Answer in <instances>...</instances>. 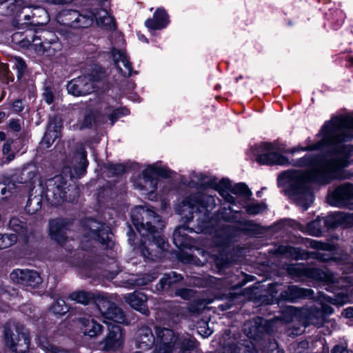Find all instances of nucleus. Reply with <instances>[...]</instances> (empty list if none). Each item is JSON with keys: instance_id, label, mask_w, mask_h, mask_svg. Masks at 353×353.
I'll return each instance as SVG.
<instances>
[{"instance_id": "nucleus-8", "label": "nucleus", "mask_w": 353, "mask_h": 353, "mask_svg": "<svg viewBox=\"0 0 353 353\" xmlns=\"http://www.w3.org/2000/svg\"><path fill=\"white\" fill-rule=\"evenodd\" d=\"M153 330L155 335V347H160L163 351L172 353L175 350L178 333L172 329L160 325H154Z\"/></svg>"}, {"instance_id": "nucleus-12", "label": "nucleus", "mask_w": 353, "mask_h": 353, "mask_svg": "<svg viewBox=\"0 0 353 353\" xmlns=\"http://www.w3.org/2000/svg\"><path fill=\"white\" fill-rule=\"evenodd\" d=\"M288 270L292 276H307L332 283L336 282V278L332 272H323L318 268H306L299 265H291Z\"/></svg>"}, {"instance_id": "nucleus-4", "label": "nucleus", "mask_w": 353, "mask_h": 353, "mask_svg": "<svg viewBox=\"0 0 353 353\" xmlns=\"http://www.w3.org/2000/svg\"><path fill=\"white\" fill-rule=\"evenodd\" d=\"M6 345L13 352L25 353L28 351L30 337L25 327L14 321L8 322L3 327Z\"/></svg>"}, {"instance_id": "nucleus-11", "label": "nucleus", "mask_w": 353, "mask_h": 353, "mask_svg": "<svg viewBox=\"0 0 353 353\" xmlns=\"http://www.w3.org/2000/svg\"><path fill=\"white\" fill-rule=\"evenodd\" d=\"M66 181L61 176H55L46 183V195L52 205H59L67 200Z\"/></svg>"}, {"instance_id": "nucleus-47", "label": "nucleus", "mask_w": 353, "mask_h": 353, "mask_svg": "<svg viewBox=\"0 0 353 353\" xmlns=\"http://www.w3.org/2000/svg\"><path fill=\"white\" fill-rule=\"evenodd\" d=\"M341 226L345 228L353 227V212L352 213H340Z\"/></svg>"}, {"instance_id": "nucleus-42", "label": "nucleus", "mask_w": 353, "mask_h": 353, "mask_svg": "<svg viewBox=\"0 0 353 353\" xmlns=\"http://www.w3.org/2000/svg\"><path fill=\"white\" fill-rule=\"evenodd\" d=\"M231 193L248 198L251 196L252 192L248 187L243 183H236L231 189Z\"/></svg>"}, {"instance_id": "nucleus-49", "label": "nucleus", "mask_w": 353, "mask_h": 353, "mask_svg": "<svg viewBox=\"0 0 353 353\" xmlns=\"http://www.w3.org/2000/svg\"><path fill=\"white\" fill-rule=\"evenodd\" d=\"M14 184L11 183L8 185H5L2 183V187L0 188V198L1 199H4L10 197L12 194V190L14 189Z\"/></svg>"}, {"instance_id": "nucleus-54", "label": "nucleus", "mask_w": 353, "mask_h": 353, "mask_svg": "<svg viewBox=\"0 0 353 353\" xmlns=\"http://www.w3.org/2000/svg\"><path fill=\"white\" fill-rule=\"evenodd\" d=\"M99 26L110 30H114L116 28L114 19L110 14L106 16V17L104 19L103 21H102V23L99 25Z\"/></svg>"}, {"instance_id": "nucleus-33", "label": "nucleus", "mask_w": 353, "mask_h": 353, "mask_svg": "<svg viewBox=\"0 0 353 353\" xmlns=\"http://www.w3.org/2000/svg\"><path fill=\"white\" fill-rule=\"evenodd\" d=\"M32 21L30 23H25L27 26H34L38 24H44L48 21L47 12L39 8H34L32 11Z\"/></svg>"}, {"instance_id": "nucleus-6", "label": "nucleus", "mask_w": 353, "mask_h": 353, "mask_svg": "<svg viewBox=\"0 0 353 353\" xmlns=\"http://www.w3.org/2000/svg\"><path fill=\"white\" fill-rule=\"evenodd\" d=\"M210 202H214V199L209 195L200 194L190 195L182 201L180 214L185 221L189 222L192 220L194 213L207 210L206 203Z\"/></svg>"}, {"instance_id": "nucleus-29", "label": "nucleus", "mask_w": 353, "mask_h": 353, "mask_svg": "<svg viewBox=\"0 0 353 353\" xmlns=\"http://www.w3.org/2000/svg\"><path fill=\"white\" fill-rule=\"evenodd\" d=\"M102 294L101 292H98L96 294H93L90 292H86V291H77L74 292L70 294V298L71 300L75 301L77 303L87 305L91 301H94L96 303V299L98 294Z\"/></svg>"}, {"instance_id": "nucleus-2", "label": "nucleus", "mask_w": 353, "mask_h": 353, "mask_svg": "<svg viewBox=\"0 0 353 353\" xmlns=\"http://www.w3.org/2000/svg\"><path fill=\"white\" fill-rule=\"evenodd\" d=\"M131 216L134 227L143 239L139 247L141 255L147 261L158 260L166 250L161 234L163 221L153 210L143 206L134 208Z\"/></svg>"}, {"instance_id": "nucleus-55", "label": "nucleus", "mask_w": 353, "mask_h": 353, "mask_svg": "<svg viewBox=\"0 0 353 353\" xmlns=\"http://www.w3.org/2000/svg\"><path fill=\"white\" fill-rule=\"evenodd\" d=\"M43 100L48 103L51 104L54 101V94L51 88L46 86L44 88V91L42 94Z\"/></svg>"}, {"instance_id": "nucleus-50", "label": "nucleus", "mask_w": 353, "mask_h": 353, "mask_svg": "<svg viewBox=\"0 0 353 353\" xmlns=\"http://www.w3.org/2000/svg\"><path fill=\"white\" fill-rule=\"evenodd\" d=\"M265 208V205L261 203H251L246 208V211L250 214H257Z\"/></svg>"}, {"instance_id": "nucleus-23", "label": "nucleus", "mask_w": 353, "mask_h": 353, "mask_svg": "<svg viewBox=\"0 0 353 353\" xmlns=\"http://www.w3.org/2000/svg\"><path fill=\"white\" fill-rule=\"evenodd\" d=\"M125 300L134 310L146 316L149 315L150 312L146 304L147 296L145 294L136 291L125 296Z\"/></svg>"}, {"instance_id": "nucleus-21", "label": "nucleus", "mask_w": 353, "mask_h": 353, "mask_svg": "<svg viewBox=\"0 0 353 353\" xmlns=\"http://www.w3.org/2000/svg\"><path fill=\"white\" fill-rule=\"evenodd\" d=\"M194 230L185 225H180L176 228L172 234L173 242L179 248H189L194 244L193 239L188 236L189 232Z\"/></svg>"}, {"instance_id": "nucleus-52", "label": "nucleus", "mask_w": 353, "mask_h": 353, "mask_svg": "<svg viewBox=\"0 0 353 353\" xmlns=\"http://www.w3.org/2000/svg\"><path fill=\"white\" fill-rule=\"evenodd\" d=\"M93 14V19H95L97 25H99L102 23V21L108 16L109 14L106 10L104 9H99L97 10L96 12H92Z\"/></svg>"}, {"instance_id": "nucleus-63", "label": "nucleus", "mask_w": 353, "mask_h": 353, "mask_svg": "<svg viewBox=\"0 0 353 353\" xmlns=\"http://www.w3.org/2000/svg\"><path fill=\"white\" fill-rule=\"evenodd\" d=\"M8 73H10L8 65L6 63H0V79L2 76L8 75Z\"/></svg>"}, {"instance_id": "nucleus-19", "label": "nucleus", "mask_w": 353, "mask_h": 353, "mask_svg": "<svg viewBox=\"0 0 353 353\" xmlns=\"http://www.w3.org/2000/svg\"><path fill=\"white\" fill-rule=\"evenodd\" d=\"M313 294V290L311 289L303 288L296 285H290L281 292L278 301L293 303L299 299L310 298Z\"/></svg>"}, {"instance_id": "nucleus-10", "label": "nucleus", "mask_w": 353, "mask_h": 353, "mask_svg": "<svg viewBox=\"0 0 353 353\" xmlns=\"http://www.w3.org/2000/svg\"><path fill=\"white\" fill-rule=\"evenodd\" d=\"M328 203L331 205L343 208L353 204V185L345 183L335 188L327 196Z\"/></svg>"}, {"instance_id": "nucleus-22", "label": "nucleus", "mask_w": 353, "mask_h": 353, "mask_svg": "<svg viewBox=\"0 0 353 353\" xmlns=\"http://www.w3.org/2000/svg\"><path fill=\"white\" fill-rule=\"evenodd\" d=\"M88 165L87 152L82 145H78L72 161V168L78 177H81L86 172Z\"/></svg>"}, {"instance_id": "nucleus-13", "label": "nucleus", "mask_w": 353, "mask_h": 353, "mask_svg": "<svg viewBox=\"0 0 353 353\" xmlns=\"http://www.w3.org/2000/svg\"><path fill=\"white\" fill-rule=\"evenodd\" d=\"M243 330L248 338L259 340L265 334H270L272 330L269 321L258 316L245 323Z\"/></svg>"}, {"instance_id": "nucleus-15", "label": "nucleus", "mask_w": 353, "mask_h": 353, "mask_svg": "<svg viewBox=\"0 0 353 353\" xmlns=\"http://www.w3.org/2000/svg\"><path fill=\"white\" fill-rule=\"evenodd\" d=\"M49 235L60 245L63 246L68 241L67 230L71 225V221L66 219L57 218L49 221Z\"/></svg>"}, {"instance_id": "nucleus-64", "label": "nucleus", "mask_w": 353, "mask_h": 353, "mask_svg": "<svg viewBox=\"0 0 353 353\" xmlns=\"http://www.w3.org/2000/svg\"><path fill=\"white\" fill-rule=\"evenodd\" d=\"M51 353H72L67 350L60 348L57 346H50Z\"/></svg>"}, {"instance_id": "nucleus-24", "label": "nucleus", "mask_w": 353, "mask_h": 353, "mask_svg": "<svg viewBox=\"0 0 353 353\" xmlns=\"http://www.w3.org/2000/svg\"><path fill=\"white\" fill-rule=\"evenodd\" d=\"M112 56L116 67L121 73L125 77L131 76L132 68L125 53L116 48H112Z\"/></svg>"}, {"instance_id": "nucleus-27", "label": "nucleus", "mask_w": 353, "mask_h": 353, "mask_svg": "<svg viewBox=\"0 0 353 353\" xmlns=\"http://www.w3.org/2000/svg\"><path fill=\"white\" fill-rule=\"evenodd\" d=\"M182 279L183 276L175 272L164 274L159 282L157 284L156 289L158 291L168 290Z\"/></svg>"}, {"instance_id": "nucleus-7", "label": "nucleus", "mask_w": 353, "mask_h": 353, "mask_svg": "<svg viewBox=\"0 0 353 353\" xmlns=\"http://www.w3.org/2000/svg\"><path fill=\"white\" fill-rule=\"evenodd\" d=\"M172 172L166 168L159 167L156 165H149L143 170L142 177L137 182V187L148 193H153L157 188V176L165 178L171 176Z\"/></svg>"}, {"instance_id": "nucleus-58", "label": "nucleus", "mask_w": 353, "mask_h": 353, "mask_svg": "<svg viewBox=\"0 0 353 353\" xmlns=\"http://www.w3.org/2000/svg\"><path fill=\"white\" fill-rule=\"evenodd\" d=\"M8 128L14 132H19L21 130L20 121L19 119H12L9 121Z\"/></svg>"}, {"instance_id": "nucleus-60", "label": "nucleus", "mask_w": 353, "mask_h": 353, "mask_svg": "<svg viewBox=\"0 0 353 353\" xmlns=\"http://www.w3.org/2000/svg\"><path fill=\"white\" fill-rule=\"evenodd\" d=\"M330 353H350V351L347 348L346 346L342 344H339L335 345L332 347Z\"/></svg>"}, {"instance_id": "nucleus-38", "label": "nucleus", "mask_w": 353, "mask_h": 353, "mask_svg": "<svg viewBox=\"0 0 353 353\" xmlns=\"http://www.w3.org/2000/svg\"><path fill=\"white\" fill-rule=\"evenodd\" d=\"M79 11L75 10H65L61 12V17L65 25L73 28V24L76 23L77 19H78Z\"/></svg>"}, {"instance_id": "nucleus-32", "label": "nucleus", "mask_w": 353, "mask_h": 353, "mask_svg": "<svg viewBox=\"0 0 353 353\" xmlns=\"http://www.w3.org/2000/svg\"><path fill=\"white\" fill-rule=\"evenodd\" d=\"M93 23V14L92 12L85 11L83 13L78 12V19L73 24L74 28H87Z\"/></svg>"}, {"instance_id": "nucleus-56", "label": "nucleus", "mask_w": 353, "mask_h": 353, "mask_svg": "<svg viewBox=\"0 0 353 353\" xmlns=\"http://www.w3.org/2000/svg\"><path fill=\"white\" fill-rule=\"evenodd\" d=\"M175 294L185 300H188L192 296V291L187 288H181L176 290Z\"/></svg>"}, {"instance_id": "nucleus-31", "label": "nucleus", "mask_w": 353, "mask_h": 353, "mask_svg": "<svg viewBox=\"0 0 353 353\" xmlns=\"http://www.w3.org/2000/svg\"><path fill=\"white\" fill-rule=\"evenodd\" d=\"M308 323L320 326L325 321L324 313L316 307H311L306 312Z\"/></svg>"}, {"instance_id": "nucleus-48", "label": "nucleus", "mask_w": 353, "mask_h": 353, "mask_svg": "<svg viewBox=\"0 0 353 353\" xmlns=\"http://www.w3.org/2000/svg\"><path fill=\"white\" fill-rule=\"evenodd\" d=\"M15 61L16 68L17 70V79H20L25 74L27 69V65L24 60L19 57H15Z\"/></svg>"}, {"instance_id": "nucleus-59", "label": "nucleus", "mask_w": 353, "mask_h": 353, "mask_svg": "<svg viewBox=\"0 0 353 353\" xmlns=\"http://www.w3.org/2000/svg\"><path fill=\"white\" fill-rule=\"evenodd\" d=\"M230 193V191H227L226 190H220L219 194L227 202L232 204L235 203V199Z\"/></svg>"}, {"instance_id": "nucleus-28", "label": "nucleus", "mask_w": 353, "mask_h": 353, "mask_svg": "<svg viewBox=\"0 0 353 353\" xmlns=\"http://www.w3.org/2000/svg\"><path fill=\"white\" fill-rule=\"evenodd\" d=\"M196 341L192 336L189 334L179 336L178 334L175 350H179L181 353L192 351L196 347Z\"/></svg>"}, {"instance_id": "nucleus-37", "label": "nucleus", "mask_w": 353, "mask_h": 353, "mask_svg": "<svg viewBox=\"0 0 353 353\" xmlns=\"http://www.w3.org/2000/svg\"><path fill=\"white\" fill-rule=\"evenodd\" d=\"M17 240V236L14 234H0V250L11 247Z\"/></svg>"}, {"instance_id": "nucleus-41", "label": "nucleus", "mask_w": 353, "mask_h": 353, "mask_svg": "<svg viewBox=\"0 0 353 353\" xmlns=\"http://www.w3.org/2000/svg\"><path fill=\"white\" fill-rule=\"evenodd\" d=\"M281 254H284L294 259L301 258L300 249L292 246L281 245L277 250Z\"/></svg>"}, {"instance_id": "nucleus-34", "label": "nucleus", "mask_w": 353, "mask_h": 353, "mask_svg": "<svg viewBox=\"0 0 353 353\" xmlns=\"http://www.w3.org/2000/svg\"><path fill=\"white\" fill-rule=\"evenodd\" d=\"M322 218L318 217L315 220L309 222L307 224V231L309 234L315 236H320L323 232L324 225H323Z\"/></svg>"}, {"instance_id": "nucleus-25", "label": "nucleus", "mask_w": 353, "mask_h": 353, "mask_svg": "<svg viewBox=\"0 0 353 353\" xmlns=\"http://www.w3.org/2000/svg\"><path fill=\"white\" fill-rule=\"evenodd\" d=\"M82 325L83 332L85 335L90 337H95L100 335L103 332V326L93 318L83 317L79 319Z\"/></svg>"}, {"instance_id": "nucleus-57", "label": "nucleus", "mask_w": 353, "mask_h": 353, "mask_svg": "<svg viewBox=\"0 0 353 353\" xmlns=\"http://www.w3.org/2000/svg\"><path fill=\"white\" fill-rule=\"evenodd\" d=\"M232 185L230 180L227 179H223L219 184L216 185V190L220 192V190H226L227 191H230L231 192V189L232 188Z\"/></svg>"}, {"instance_id": "nucleus-17", "label": "nucleus", "mask_w": 353, "mask_h": 353, "mask_svg": "<svg viewBox=\"0 0 353 353\" xmlns=\"http://www.w3.org/2000/svg\"><path fill=\"white\" fill-rule=\"evenodd\" d=\"M30 37L31 40L28 38V35L26 37L28 41L32 42L35 46H39V50L43 52L48 51V48H50L48 45L57 43L58 39L54 32L46 30L32 32Z\"/></svg>"}, {"instance_id": "nucleus-9", "label": "nucleus", "mask_w": 353, "mask_h": 353, "mask_svg": "<svg viewBox=\"0 0 353 353\" xmlns=\"http://www.w3.org/2000/svg\"><path fill=\"white\" fill-rule=\"evenodd\" d=\"M256 161L261 165H286L289 163V159L276 152L275 146L271 143H261Z\"/></svg>"}, {"instance_id": "nucleus-36", "label": "nucleus", "mask_w": 353, "mask_h": 353, "mask_svg": "<svg viewBox=\"0 0 353 353\" xmlns=\"http://www.w3.org/2000/svg\"><path fill=\"white\" fill-rule=\"evenodd\" d=\"M183 309L181 306L174 304H170L168 305L167 313L168 317L172 321V323L176 324L183 315Z\"/></svg>"}, {"instance_id": "nucleus-53", "label": "nucleus", "mask_w": 353, "mask_h": 353, "mask_svg": "<svg viewBox=\"0 0 353 353\" xmlns=\"http://www.w3.org/2000/svg\"><path fill=\"white\" fill-rule=\"evenodd\" d=\"M310 246L314 249H317V250H321V251L332 250V245L330 244L323 243V242L315 241V240L311 241Z\"/></svg>"}, {"instance_id": "nucleus-18", "label": "nucleus", "mask_w": 353, "mask_h": 353, "mask_svg": "<svg viewBox=\"0 0 353 353\" xmlns=\"http://www.w3.org/2000/svg\"><path fill=\"white\" fill-rule=\"evenodd\" d=\"M124 334L120 326L110 325L108 333L103 340V350L105 351L116 350L121 347L123 343Z\"/></svg>"}, {"instance_id": "nucleus-26", "label": "nucleus", "mask_w": 353, "mask_h": 353, "mask_svg": "<svg viewBox=\"0 0 353 353\" xmlns=\"http://www.w3.org/2000/svg\"><path fill=\"white\" fill-rule=\"evenodd\" d=\"M168 23V17L163 9L158 8L152 19L145 21V26L152 30L162 29Z\"/></svg>"}, {"instance_id": "nucleus-40", "label": "nucleus", "mask_w": 353, "mask_h": 353, "mask_svg": "<svg viewBox=\"0 0 353 353\" xmlns=\"http://www.w3.org/2000/svg\"><path fill=\"white\" fill-rule=\"evenodd\" d=\"M50 310L55 314L63 315L68 312L69 307L63 299H58L52 304Z\"/></svg>"}, {"instance_id": "nucleus-62", "label": "nucleus", "mask_w": 353, "mask_h": 353, "mask_svg": "<svg viewBox=\"0 0 353 353\" xmlns=\"http://www.w3.org/2000/svg\"><path fill=\"white\" fill-rule=\"evenodd\" d=\"M247 230L256 231L259 225L254 221H246L243 224Z\"/></svg>"}, {"instance_id": "nucleus-14", "label": "nucleus", "mask_w": 353, "mask_h": 353, "mask_svg": "<svg viewBox=\"0 0 353 353\" xmlns=\"http://www.w3.org/2000/svg\"><path fill=\"white\" fill-rule=\"evenodd\" d=\"M10 280L17 284L31 288H38L42 283L39 274L32 270L15 269L10 274Z\"/></svg>"}, {"instance_id": "nucleus-46", "label": "nucleus", "mask_w": 353, "mask_h": 353, "mask_svg": "<svg viewBox=\"0 0 353 353\" xmlns=\"http://www.w3.org/2000/svg\"><path fill=\"white\" fill-rule=\"evenodd\" d=\"M129 110L125 108H119L113 110V112L108 116L111 120V125H114V122L123 116L128 115Z\"/></svg>"}, {"instance_id": "nucleus-30", "label": "nucleus", "mask_w": 353, "mask_h": 353, "mask_svg": "<svg viewBox=\"0 0 353 353\" xmlns=\"http://www.w3.org/2000/svg\"><path fill=\"white\" fill-rule=\"evenodd\" d=\"M9 228L10 230L23 236L25 241L28 240V232L26 222L17 217H12L9 221Z\"/></svg>"}, {"instance_id": "nucleus-1", "label": "nucleus", "mask_w": 353, "mask_h": 353, "mask_svg": "<svg viewBox=\"0 0 353 353\" xmlns=\"http://www.w3.org/2000/svg\"><path fill=\"white\" fill-rule=\"evenodd\" d=\"M353 117H339L332 119L322 127V139L318 142L301 148L302 151H314L328 146L325 154H307L299 159L289 160L286 165L310 168L305 171L290 170L281 176L288 181L289 194L299 205L307 209L313 200L310 184L326 185L340 179L342 170L349 165L350 150L343 142L353 138Z\"/></svg>"}, {"instance_id": "nucleus-45", "label": "nucleus", "mask_w": 353, "mask_h": 353, "mask_svg": "<svg viewBox=\"0 0 353 353\" xmlns=\"http://www.w3.org/2000/svg\"><path fill=\"white\" fill-rule=\"evenodd\" d=\"M325 299L334 305H343L347 301L348 297L343 293L334 294L332 296H325Z\"/></svg>"}, {"instance_id": "nucleus-20", "label": "nucleus", "mask_w": 353, "mask_h": 353, "mask_svg": "<svg viewBox=\"0 0 353 353\" xmlns=\"http://www.w3.org/2000/svg\"><path fill=\"white\" fill-rule=\"evenodd\" d=\"M155 343V335L148 326L141 327L136 333V346L142 350H150Z\"/></svg>"}, {"instance_id": "nucleus-61", "label": "nucleus", "mask_w": 353, "mask_h": 353, "mask_svg": "<svg viewBox=\"0 0 353 353\" xmlns=\"http://www.w3.org/2000/svg\"><path fill=\"white\" fill-rule=\"evenodd\" d=\"M13 111L16 113H19L23 110V103L21 100L17 99L12 103Z\"/></svg>"}, {"instance_id": "nucleus-39", "label": "nucleus", "mask_w": 353, "mask_h": 353, "mask_svg": "<svg viewBox=\"0 0 353 353\" xmlns=\"http://www.w3.org/2000/svg\"><path fill=\"white\" fill-rule=\"evenodd\" d=\"M340 213L329 215L322 218L324 227L327 229L336 228L341 226Z\"/></svg>"}, {"instance_id": "nucleus-3", "label": "nucleus", "mask_w": 353, "mask_h": 353, "mask_svg": "<svg viewBox=\"0 0 353 353\" xmlns=\"http://www.w3.org/2000/svg\"><path fill=\"white\" fill-rule=\"evenodd\" d=\"M83 239L82 248L91 250L97 245L109 247L111 241L110 227L105 223L92 218H85L81 221Z\"/></svg>"}, {"instance_id": "nucleus-44", "label": "nucleus", "mask_w": 353, "mask_h": 353, "mask_svg": "<svg viewBox=\"0 0 353 353\" xmlns=\"http://www.w3.org/2000/svg\"><path fill=\"white\" fill-rule=\"evenodd\" d=\"M230 229V225H224L222 227L221 232L224 233V236H222L220 240L219 237L216 236L214 241L218 243L219 246H225L230 243L231 239V235L229 234Z\"/></svg>"}, {"instance_id": "nucleus-5", "label": "nucleus", "mask_w": 353, "mask_h": 353, "mask_svg": "<svg viewBox=\"0 0 353 353\" xmlns=\"http://www.w3.org/2000/svg\"><path fill=\"white\" fill-rule=\"evenodd\" d=\"M96 305L103 317L105 323H108L106 320H110L117 323L128 324V320L123 311L110 300L107 294L97 295Z\"/></svg>"}, {"instance_id": "nucleus-43", "label": "nucleus", "mask_w": 353, "mask_h": 353, "mask_svg": "<svg viewBox=\"0 0 353 353\" xmlns=\"http://www.w3.org/2000/svg\"><path fill=\"white\" fill-rule=\"evenodd\" d=\"M104 169L107 172L108 176L119 175L125 171L124 167L120 164H106L104 165Z\"/></svg>"}, {"instance_id": "nucleus-16", "label": "nucleus", "mask_w": 353, "mask_h": 353, "mask_svg": "<svg viewBox=\"0 0 353 353\" xmlns=\"http://www.w3.org/2000/svg\"><path fill=\"white\" fill-rule=\"evenodd\" d=\"M67 90L74 96L86 95L94 92L93 82L89 77H79L68 83Z\"/></svg>"}, {"instance_id": "nucleus-51", "label": "nucleus", "mask_w": 353, "mask_h": 353, "mask_svg": "<svg viewBox=\"0 0 353 353\" xmlns=\"http://www.w3.org/2000/svg\"><path fill=\"white\" fill-rule=\"evenodd\" d=\"M89 78L91 79L92 81L93 82V87L94 90L96 88V84L101 81L105 78V72L103 71H101V70L99 71L92 72L90 75H88Z\"/></svg>"}, {"instance_id": "nucleus-35", "label": "nucleus", "mask_w": 353, "mask_h": 353, "mask_svg": "<svg viewBox=\"0 0 353 353\" xmlns=\"http://www.w3.org/2000/svg\"><path fill=\"white\" fill-rule=\"evenodd\" d=\"M41 201L40 196L30 195L26 205V211L30 214H35L41 208Z\"/></svg>"}]
</instances>
